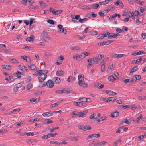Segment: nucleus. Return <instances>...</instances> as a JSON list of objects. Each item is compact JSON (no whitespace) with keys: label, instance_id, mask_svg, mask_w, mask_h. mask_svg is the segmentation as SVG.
I'll use <instances>...</instances> for the list:
<instances>
[{"label":"nucleus","instance_id":"nucleus-1","mask_svg":"<svg viewBox=\"0 0 146 146\" xmlns=\"http://www.w3.org/2000/svg\"><path fill=\"white\" fill-rule=\"evenodd\" d=\"M23 84V82H21L19 83L16 84L14 86L13 89V92L14 93V94H15L16 92L18 91L19 89L21 88V90H25V87L24 86H22Z\"/></svg>","mask_w":146,"mask_h":146},{"label":"nucleus","instance_id":"nucleus-2","mask_svg":"<svg viewBox=\"0 0 146 146\" xmlns=\"http://www.w3.org/2000/svg\"><path fill=\"white\" fill-rule=\"evenodd\" d=\"M46 85L48 87L52 88L54 86V82L51 80H48L46 82V83H45V82H44L43 84L40 87H44Z\"/></svg>","mask_w":146,"mask_h":146},{"label":"nucleus","instance_id":"nucleus-3","mask_svg":"<svg viewBox=\"0 0 146 146\" xmlns=\"http://www.w3.org/2000/svg\"><path fill=\"white\" fill-rule=\"evenodd\" d=\"M41 36L42 39L46 38H47L49 40H51V37L49 36L45 30H44L43 32L41 33Z\"/></svg>","mask_w":146,"mask_h":146},{"label":"nucleus","instance_id":"nucleus-4","mask_svg":"<svg viewBox=\"0 0 146 146\" xmlns=\"http://www.w3.org/2000/svg\"><path fill=\"white\" fill-rule=\"evenodd\" d=\"M100 135L99 133L89 135L86 138V139L88 140L90 138H96L99 137Z\"/></svg>","mask_w":146,"mask_h":146},{"label":"nucleus","instance_id":"nucleus-5","mask_svg":"<svg viewBox=\"0 0 146 146\" xmlns=\"http://www.w3.org/2000/svg\"><path fill=\"white\" fill-rule=\"evenodd\" d=\"M88 112V111L87 110L83 111L82 112H80L78 113L76 111L75 115L78 116L79 117H82L85 115Z\"/></svg>","mask_w":146,"mask_h":146},{"label":"nucleus","instance_id":"nucleus-6","mask_svg":"<svg viewBox=\"0 0 146 146\" xmlns=\"http://www.w3.org/2000/svg\"><path fill=\"white\" fill-rule=\"evenodd\" d=\"M64 59V57L60 55L58 58L57 62L55 63L56 64L58 65H60L62 63L63 60Z\"/></svg>","mask_w":146,"mask_h":146},{"label":"nucleus","instance_id":"nucleus-7","mask_svg":"<svg viewBox=\"0 0 146 146\" xmlns=\"http://www.w3.org/2000/svg\"><path fill=\"white\" fill-rule=\"evenodd\" d=\"M42 76H39L38 78V80L39 82H42L44 81L47 77L46 74H44L43 77H42Z\"/></svg>","mask_w":146,"mask_h":146},{"label":"nucleus","instance_id":"nucleus-8","mask_svg":"<svg viewBox=\"0 0 146 146\" xmlns=\"http://www.w3.org/2000/svg\"><path fill=\"white\" fill-rule=\"evenodd\" d=\"M73 104L76 106H78L79 107H81L86 105V103H81L80 102H74Z\"/></svg>","mask_w":146,"mask_h":146},{"label":"nucleus","instance_id":"nucleus-9","mask_svg":"<svg viewBox=\"0 0 146 146\" xmlns=\"http://www.w3.org/2000/svg\"><path fill=\"white\" fill-rule=\"evenodd\" d=\"M34 39L35 37L33 35L31 34L30 37L27 38H26V40L27 41L32 42L34 40Z\"/></svg>","mask_w":146,"mask_h":146},{"label":"nucleus","instance_id":"nucleus-10","mask_svg":"<svg viewBox=\"0 0 146 146\" xmlns=\"http://www.w3.org/2000/svg\"><path fill=\"white\" fill-rule=\"evenodd\" d=\"M119 115V112H118L117 111H115L112 112L110 116L112 118H114L117 117Z\"/></svg>","mask_w":146,"mask_h":146},{"label":"nucleus","instance_id":"nucleus-11","mask_svg":"<svg viewBox=\"0 0 146 146\" xmlns=\"http://www.w3.org/2000/svg\"><path fill=\"white\" fill-rule=\"evenodd\" d=\"M78 79L79 80L78 84H80V82H82L84 80V76H82L81 75H79L78 76Z\"/></svg>","mask_w":146,"mask_h":146},{"label":"nucleus","instance_id":"nucleus-12","mask_svg":"<svg viewBox=\"0 0 146 146\" xmlns=\"http://www.w3.org/2000/svg\"><path fill=\"white\" fill-rule=\"evenodd\" d=\"M145 52L143 51H141L139 52H136L132 54V55H138L145 54Z\"/></svg>","mask_w":146,"mask_h":146},{"label":"nucleus","instance_id":"nucleus-13","mask_svg":"<svg viewBox=\"0 0 146 146\" xmlns=\"http://www.w3.org/2000/svg\"><path fill=\"white\" fill-rule=\"evenodd\" d=\"M120 36V34L118 33H117L116 34L112 33L110 34V36H108V37L116 38L117 37V36Z\"/></svg>","mask_w":146,"mask_h":146},{"label":"nucleus","instance_id":"nucleus-14","mask_svg":"<svg viewBox=\"0 0 146 146\" xmlns=\"http://www.w3.org/2000/svg\"><path fill=\"white\" fill-rule=\"evenodd\" d=\"M53 79L54 80V82L56 84L59 83L61 81L60 79L56 77H54Z\"/></svg>","mask_w":146,"mask_h":146},{"label":"nucleus","instance_id":"nucleus-15","mask_svg":"<svg viewBox=\"0 0 146 146\" xmlns=\"http://www.w3.org/2000/svg\"><path fill=\"white\" fill-rule=\"evenodd\" d=\"M76 79L75 77H73L71 76H70L68 78L67 81L69 82H71L75 80Z\"/></svg>","mask_w":146,"mask_h":146},{"label":"nucleus","instance_id":"nucleus-16","mask_svg":"<svg viewBox=\"0 0 146 146\" xmlns=\"http://www.w3.org/2000/svg\"><path fill=\"white\" fill-rule=\"evenodd\" d=\"M19 68L24 72H28V70L27 69V68L24 66L23 65L21 66V65H19Z\"/></svg>","mask_w":146,"mask_h":146},{"label":"nucleus","instance_id":"nucleus-17","mask_svg":"<svg viewBox=\"0 0 146 146\" xmlns=\"http://www.w3.org/2000/svg\"><path fill=\"white\" fill-rule=\"evenodd\" d=\"M94 86L97 87L99 89H101L104 87V85L100 83H97L95 84Z\"/></svg>","mask_w":146,"mask_h":146},{"label":"nucleus","instance_id":"nucleus-18","mask_svg":"<svg viewBox=\"0 0 146 146\" xmlns=\"http://www.w3.org/2000/svg\"><path fill=\"white\" fill-rule=\"evenodd\" d=\"M122 81L126 84H127L128 83L131 84L132 83L131 80L129 79H125L123 78L122 79Z\"/></svg>","mask_w":146,"mask_h":146},{"label":"nucleus","instance_id":"nucleus-19","mask_svg":"<svg viewBox=\"0 0 146 146\" xmlns=\"http://www.w3.org/2000/svg\"><path fill=\"white\" fill-rule=\"evenodd\" d=\"M82 82H80V84H78L79 86H80L84 88L87 87L88 85L86 83H85L84 81V80H83V81H82Z\"/></svg>","mask_w":146,"mask_h":146},{"label":"nucleus","instance_id":"nucleus-20","mask_svg":"<svg viewBox=\"0 0 146 146\" xmlns=\"http://www.w3.org/2000/svg\"><path fill=\"white\" fill-rule=\"evenodd\" d=\"M2 67L4 69L9 70H10L11 68V66L9 65H3Z\"/></svg>","mask_w":146,"mask_h":146},{"label":"nucleus","instance_id":"nucleus-21","mask_svg":"<svg viewBox=\"0 0 146 146\" xmlns=\"http://www.w3.org/2000/svg\"><path fill=\"white\" fill-rule=\"evenodd\" d=\"M40 100V98H36L35 99V98H33L31 99L30 101V102H39V100Z\"/></svg>","mask_w":146,"mask_h":146},{"label":"nucleus","instance_id":"nucleus-22","mask_svg":"<svg viewBox=\"0 0 146 146\" xmlns=\"http://www.w3.org/2000/svg\"><path fill=\"white\" fill-rule=\"evenodd\" d=\"M42 115L44 117H48L51 115H52L53 114L52 113L46 112L42 114Z\"/></svg>","mask_w":146,"mask_h":146},{"label":"nucleus","instance_id":"nucleus-23","mask_svg":"<svg viewBox=\"0 0 146 146\" xmlns=\"http://www.w3.org/2000/svg\"><path fill=\"white\" fill-rule=\"evenodd\" d=\"M107 143V142L105 141H103L99 143H98L96 144V145L97 146H104Z\"/></svg>","mask_w":146,"mask_h":146},{"label":"nucleus","instance_id":"nucleus-24","mask_svg":"<svg viewBox=\"0 0 146 146\" xmlns=\"http://www.w3.org/2000/svg\"><path fill=\"white\" fill-rule=\"evenodd\" d=\"M58 31L61 33H63L64 34H66L67 33V31L64 28H63L61 29H59Z\"/></svg>","mask_w":146,"mask_h":146},{"label":"nucleus","instance_id":"nucleus-25","mask_svg":"<svg viewBox=\"0 0 146 146\" xmlns=\"http://www.w3.org/2000/svg\"><path fill=\"white\" fill-rule=\"evenodd\" d=\"M108 79L111 82H113L115 80H116V79L114 78V76L113 74L109 76Z\"/></svg>","mask_w":146,"mask_h":146},{"label":"nucleus","instance_id":"nucleus-26","mask_svg":"<svg viewBox=\"0 0 146 146\" xmlns=\"http://www.w3.org/2000/svg\"><path fill=\"white\" fill-rule=\"evenodd\" d=\"M28 67L30 68L32 70L34 71L35 70V69L36 68V67L34 65L32 64L29 65Z\"/></svg>","mask_w":146,"mask_h":146},{"label":"nucleus","instance_id":"nucleus-27","mask_svg":"<svg viewBox=\"0 0 146 146\" xmlns=\"http://www.w3.org/2000/svg\"><path fill=\"white\" fill-rule=\"evenodd\" d=\"M70 49L72 50H80V48L78 46H74L70 47Z\"/></svg>","mask_w":146,"mask_h":146},{"label":"nucleus","instance_id":"nucleus-28","mask_svg":"<svg viewBox=\"0 0 146 146\" xmlns=\"http://www.w3.org/2000/svg\"><path fill=\"white\" fill-rule=\"evenodd\" d=\"M9 60L12 63H18L19 62L16 60L14 58H9Z\"/></svg>","mask_w":146,"mask_h":146},{"label":"nucleus","instance_id":"nucleus-29","mask_svg":"<svg viewBox=\"0 0 146 146\" xmlns=\"http://www.w3.org/2000/svg\"><path fill=\"white\" fill-rule=\"evenodd\" d=\"M59 128L58 127H53L52 128H48V130H49L50 132H53L54 131V130H56Z\"/></svg>","mask_w":146,"mask_h":146},{"label":"nucleus","instance_id":"nucleus-30","mask_svg":"<svg viewBox=\"0 0 146 146\" xmlns=\"http://www.w3.org/2000/svg\"><path fill=\"white\" fill-rule=\"evenodd\" d=\"M39 3L40 4L41 7L44 8L46 6V5L43 1H40Z\"/></svg>","mask_w":146,"mask_h":146},{"label":"nucleus","instance_id":"nucleus-31","mask_svg":"<svg viewBox=\"0 0 146 146\" xmlns=\"http://www.w3.org/2000/svg\"><path fill=\"white\" fill-rule=\"evenodd\" d=\"M108 43L107 42V41H102V42H99L98 43V45H100V46H103L104 45H108Z\"/></svg>","mask_w":146,"mask_h":146},{"label":"nucleus","instance_id":"nucleus-32","mask_svg":"<svg viewBox=\"0 0 146 146\" xmlns=\"http://www.w3.org/2000/svg\"><path fill=\"white\" fill-rule=\"evenodd\" d=\"M21 74V72L19 71H17V72L14 75L18 77V78H20L21 77V75L20 74Z\"/></svg>","mask_w":146,"mask_h":146},{"label":"nucleus","instance_id":"nucleus-33","mask_svg":"<svg viewBox=\"0 0 146 146\" xmlns=\"http://www.w3.org/2000/svg\"><path fill=\"white\" fill-rule=\"evenodd\" d=\"M138 69V67L137 66H136L134 67L132 69L131 71L130 72V74L133 73L134 72L136 71Z\"/></svg>","mask_w":146,"mask_h":146},{"label":"nucleus","instance_id":"nucleus-34","mask_svg":"<svg viewBox=\"0 0 146 146\" xmlns=\"http://www.w3.org/2000/svg\"><path fill=\"white\" fill-rule=\"evenodd\" d=\"M63 71H58L56 72V75L58 76H62L63 74Z\"/></svg>","mask_w":146,"mask_h":146},{"label":"nucleus","instance_id":"nucleus-35","mask_svg":"<svg viewBox=\"0 0 146 146\" xmlns=\"http://www.w3.org/2000/svg\"><path fill=\"white\" fill-rule=\"evenodd\" d=\"M84 56L85 55H84V54L83 52L81 53L79 55V58L80 60H82L85 58Z\"/></svg>","mask_w":146,"mask_h":146},{"label":"nucleus","instance_id":"nucleus-36","mask_svg":"<svg viewBox=\"0 0 146 146\" xmlns=\"http://www.w3.org/2000/svg\"><path fill=\"white\" fill-rule=\"evenodd\" d=\"M62 12V10H61L55 11L53 14L54 15H58L59 14L61 13Z\"/></svg>","mask_w":146,"mask_h":146},{"label":"nucleus","instance_id":"nucleus-37","mask_svg":"<svg viewBox=\"0 0 146 146\" xmlns=\"http://www.w3.org/2000/svg\"><path fill=\"white\" fill-rule=\"evenodd\" d=\"M50 137V133L48 134L47 135H44L42 137V138L43 139H47Z\"/></svg>","mask_w":146,"mask_h":146},{"label":"nucleus","instance_id":"nucleus-38","mask_svg":"<svg viewBox=\"0 0 146 146\" xmlns=\"http://www.w3.org/2000/svg\"><path fill=\"white\" fill-rule=\"evenodd\" d=\"M114 76V78L116 79V80H117L119 78V74L117 72H116L113 74Z\"/></svg>","mask_w":146,"mask_h":146},{"label":"nucleus","instance_id":"nucleus-39","mask_svg":"<svg viewBox=\"0 0 146 146\" xmlns=\"http://www.w3.org/2000/svg\"><path fill=\"white\" fill-rule=\"evenodd\" d=\"M121 142V139H119V140L113 143V144L114 145V146H116L117 144L120 143Z\"/></svg>","mask_w":146,"mask_h":146},{"label":"nucleus","instance_id":"nucleus-40","mask_svg":"<svg viewBox=\"0 0 146 146\" xmlns=\"http://www.w3.org/2000/svg\"><path fill=\"white\" fill-rule=\"evenodd\" d=\"M137 75H135L132 78L131 80L132 83L135 82L137 80Z\"/></svg>","mask_w":146,"mask_h":146},{"label":"nucleus","instance_id":"nucleus-41","mask_svg":"<svg viewBox=\"0 0 146 146\" xmlns=\"http://www.w3.org/2000/svg\"><path fill=\"white\" fill-rule=\"evenodd\" d=\"M92 8L93 9H96L98 8L99 6V4L98 3L94 4L93 5H92Z\"/></svg>","mask_w":146,"mask_h":146},{"label":"nucleus","instance_id":"nucleus-42","mask_svg":"<svg viewBox=\"0 0 146 146\" xmlns=\"http://www.w3.org/2000/svg\"><path fill=\"white\" fill-rule=\"evenodd\" d=\"M81 8L85 10L87 9H90V8H89L88 6L85 5H82Z\"/></svg>","mask_w":146,"mask_h":146},{"label":"nucleus","instance_id":"nucleus-43","mask_svg":"<svg viewBox=\"0 0 146 146\" xmlns=\"http://www.w3.org/2000/svg\"><path fill=\"white\" fill-rule=\"evenodd\" d=\"M107 118L106 117H102L100 118V119L98 120V122H100L103 120L106 119Z\"/></svg>","mask_w":146,"mask_h":146},{"label":"nucleus","instance_id":"nucleus-44","mask_svg":"<svg viewBox=\"0 0 146 146\" xmlns=\"http://www.w3.org/2000/svg\"><path fill=\"white\" fill-rule=\"evenodd\" d=\"M90 16H89V17H90V16L93 17L95 18L96 17L97 15V14H95L93 12H90Z\"/></svg>","mask_w":146,"mask_h":146},{"label":"nucleus","instance_id":"nucleus-45","mask_svg":"<svg viewBox=\"0 0 146 146\" xmlns=\"http://www.w3.org/2000/svg\"><path fill=\"white\" fill-rule=\"evenodd\" d=\"M86 98L85 97H83L79 98L78 100L82 102H86Z\"/></svg>","mask_w":146,"mask_h":146},{"label":"nucleus","instance_id":"nucleus-46","mask_svg":"<svg viewBox=\"0 0 146 146\" xmlns=\"http://www.w3.org/2000/svg\"><path fill=\"white\" fill-rule=\"evenodd\" d=\"M72 15H72H71V17L72 19H76V20H77L78 19V18H79V17H80V15Z\"/></svg>","mask_w":146,"mask_h":146},{"label":"nucleus","instance_id":"nucleus-47","mask_svg":"<svg viewBox=\"0 0 146 146\" xmlns=\"http://www.w3.org/2000/svg\"><path fill=\"white\" fill-rule=\"evenodd\" d=\"M90 33L93 35H97L98 33L95 31H91L90 32Z\"/></svg>","mask_w":146,"mask_h":146},{"label":"nucleus","instance_id":"nucleus-48","mask_svg":"<svg viewBox=\"0 0 146 146\" xmlns=\"http://www.w3.org/2000/svg\"><path fill=\"white\" fill-rule=\"evenodd\" d=\"M110 11V10L109 9H105L102 12L103 13H104V16L105 15L108 13L109 11Z\"/></svg>","mask_w":146,"mask_h":146},{"label":"nucleus","instance_id":"nucleus-49","mask_svg":"<svg viewBox=\"0 0 146 146\" xmlns=\"http://www.w3.org/2000/svg\"><path fill=\"white\" fill-rule=\"evenodd\" d=\"M63 93L66 94H68L69 92L68 91V89L66 88H64L63 90Z\"/></svg>","mask_w":146,"mask_h":146},{"label":"nucleus","instance_id":"nucleus-50","mask_svg":"<svg viewBox=\"0 0 146 146\" xmlns=\"http://www.w3.org/2000/svg\"><path fill=\"white\" fill-rule=\"evenodd\" d=\"M116 100V99L114 98L113 97H109L108 98V102H110V101H115Z\"/></svg>","mask_w":146,"mask_h":146},{"label":"nucleus","instance_id":"nucleus-51","mask_svg":"<svg viewBox=\"0 0 146 146\" xmlns=\"http://www.w3.org/2000/svg\"><path fill=\"white\" fill-rule=\"evenodd\" d=\"M142 60L143 59L141 58H140L139 59H138L136 60V61L135 62V64H138L140 63Z\"/></svg>","mask_w":146,"mask_h":146},{"label":"nucleus","instance_id":"nucleus-52","mask_svg":"<svg viewBox=\"0 0 146 146\" xmlns=\"http://www.w3.org/2000/svg\"><path fill=\"white\" fill-rule=\"evenodd\" d=\"M143 119V116L142 114H141L140 115V116L138 117L137 119V123H138L139 121L140 120V119Z\"/></svg>","mask_w":146,"mask_h":146},{"label":"nucleus","instance_id":"nucleus-53","mask_svg":"<svg viewBox=\"0 0 146 146\" xmlns=\"http://www.w3.org/2000/svg\"><path fill=\"white\" fill-rule=\"evenodd\" d=\"M138 99L139 100H145L146 99V97L145 96H139L138 97Z\"/></svg>","mask_w":146,"mask_h":146},{"label":"nucleus","instance_id":"nucleus-54","mask_svg":"<svg viewBox=\"0 0 146 146\" xmlns=\"http://www.w3.org/2000/svg\"><path fill=\"white\" fill-rule=\"evenodd\" d=\"M119 129L123 130L124 131H125L128 129V128L127 127H125L124 126L121 127Z\"/></svg>","mask_w":146,"mask_h":146},{"label":"nucleus","instance_id":"nucleus-55","mask_svg":"<svg viewBox=\"0 0 146 146\" xmlns=\"http://www.w3.org/2000/svg\"><path fill=\"white\" fill-rule=\"evenodd\" d=\"M96 114L97 113H95L92 114L89 117V118L90 119L95 118V116H96Z\"/></svg>","mask_w":146,"mask_h":146},{"label":"nucleus","instance_id":"nucleus-56","mask_svg":"<svg viewBox=\"0 0 146 146\" xmlns=\"http://www.w3.org/2000/svg\"><path fill=\"white\" fill-rule=\"evenodd\" d=\"M124 29V27L122 28V29L121 30L119 28H117L116 29V31L119 33H121L122 32L124 31V30H123V29Z\"/></svg>","mask_w":146,"mask_h":146},{"label":"nucleus","instance_id":"nucleus-57","mask_svg":"<svg viewBox=\"0 0 146 146\" xmlns=\"http://www.w3.org/2000/svg\"><path fill=\"white\" fill-rule=\"evenodd\" d=\"M110 33L108 32H106L103 35V37H106L110 35Z\"/></svg>","mask_w":146,"mask_h":146},{"label":"nucleus","instance_id":"nucleus-58","mask_svg":"<svg viewBox=\"0 0 146 146\" xmlns=\"http://www.w3.org/2000/svg\"><path fill=\"white\" fill-rule=\"evenodd\" d=\"M88 19L86 18L82 19H80V22L81 23H83L84 22L87 20Z\"/></svg>","mask_w":146,"mask_h":146},{"label":"nucleus","instance_id":"nucleus-59","mask_svg":"<svg viewBox=\"0 0 146 146\" xmlns=\"http://www.w3.org/2000/svg\"><path fill=\"white\" fill-rule=\"evenodd\" d=\"M94 63H95L94 62V61H92V60H90L89 63L88 64V66H92L93 65Z\"/></svg>","mask_w":146,"mask_h":146},{"label":"nucleus","instance_id":"nucleus-60","mask_svg":"<svg viewBox=\"0 0 146 146\" xmlns=\"http://www.w3.org/2000/svg\"><path fill=\"white\" fill-rule=\"evenodd\" d=\"M125 55L124 54H117V58H119L121 57H123Z\"/></svg>","mask_w":146,"mask_h":146},{"label":"nucleus","instance_id":"nucleus-61","mask_svg":"<svg viewBox=\"0 0 146 146\" xmlns=\"http://www.w3.org/2000/svg\"><path fill=\"white\" fill-rule=\"evenodd\" d=\"M104 38L103 34H100L97 36V38L98 39H101Z\"/></svg>","mask_w":146,"mask_h":146},{"label":"nucleus","instance_id":"nucleus-62","mask_svg":"<svg viewBox=\"0 0 146 146\" xmlns=\"http://www.w3.org/2000/svg\"><path fill=\"white\" fill-rule=\"evenodd\" d=\"M117 16V15H116V13H115L114 14H113V15L111 16L109 19H111V20H112L115 17Z\"/></svg>","mask_w":146,"mask_h":146},{"label":"nucleus","instance_id":"nucleus-63","mask_svg":"<svg viewBox=\"0 0 146 146\" xmlns=\"http://www.w3.org/2000/svg\"><path fill=\"white\" fill-rule=\"evenodd\" d=\"M47 22L51 24H54V21L52 20L49 19L47 21Z\"/></svg>","mask_w":146,"mask_h":146},{"label":"nucleus","instance_id":"nucleus-64","mask_svg":"<svg viewBox=\"0 0 146 146\" xmlns=\"http://www.w3.org/2000/svg\"><path fill=\"white\" fill-rule=\"evenodd\" d=\"M32 86V84H31L29 83L28 84L27 86V89L28 90H29L31 89Z\"/></svg>","mask_w":146,"mask_h":146}]
</instances>
